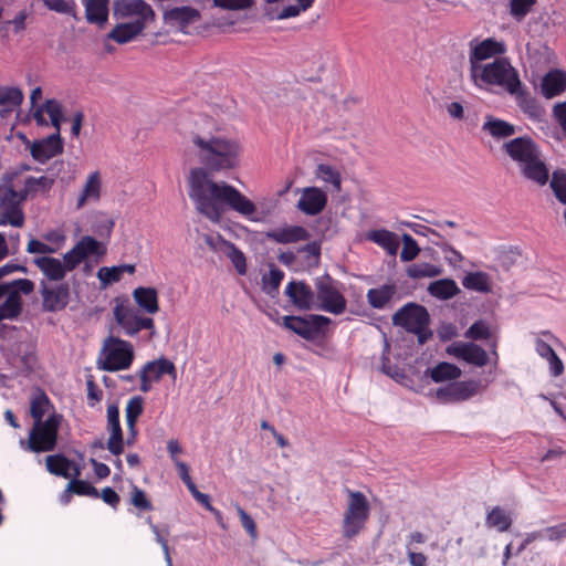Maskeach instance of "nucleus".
<instances>
[{"label":"nucleus","mask_w":566,"mask_h":566,"mask_svg":"<svg viewBox=\"0 0 566 566\" xmlns=\"http://www.w3.org/2000/svg\"><path fill=\"white\" fill-rule=\"evenodd\" d=\"M283 279L284 272L279 268L272 266L269 274L264 275L262 279L265 292L268 294L277 292Z\"/></svg>","instance_id":"51"},{"label":"nucleus","mask_w":566,"mask_h":566,"mask_svg":"<svg viewBox=\"0 0 566 566\" xmlns=\"http://www.w3.org/2000/svg\"><path fill=\"white\" fill-rule=\"evenodd\" d=\"M45 467L51 474L69 479L71 460L62 453L51 454L45 458Z\"/></svg>","instance_id":"40"},{"label":"nucleus","mask_w":566,"mask_h":566,"mask_svg":"<svg viewBox=\"0 0 566 566\" xmlns=\"http://www.w3.org/2000/svg\"><path fill=\"white\" fill-rule=\"evenodd\" d=\"M327 205V195L317 187L304 188L297 201V209L307 216L321 213Z\"/></svg>","instance_id":"19"},{"label":"nucleus","mask_w":566,"mask_h":566,"mask_svg":"<svg viewBox=\"0 0 566 566\" xmlns=\"http://www.w3.org/2000/svg\"><path fill=\"white\" fill-rule=\"evenodd\" d=\"M54 184V179L49 178L46 176L41 177H28L25 179V189L23 191L35 192V191H48Z\"/></svg>","instance_id":"54"},{"label":"nucleus","mask_w":566,"mask_h":566,"mask_svg":"<svg viewBox=\"0 0 566 566\" xmlns=\"http://www.w3.org/2000/svg\"><path fill=\"white\" fill-rule=\"evenodd\" d=\"M69 490L73 491L74 494L80 496H90L97 499L99 497V493L95 486H93L90 482L73 479L69 482Z\"/></svg>","instance_id":"50"},{"label":"nucleus","mask_w":566,"mask_h":566,"mask_svg":"<svg viewBox=\"0 0 566 566\" xmlns=\"http://www.w3.org/2000/svg\"><path fill=\"white\" fill-rule=\"evenodd\" d=\"M347 505L343 514L342 534L346 539L356 537L365 527L370 516V504L360 491L346 489Z\"/></svg>","instance_id":"4"},{"label":"nucleus","mask_w":566,"mask_h":566,"mask_svg":"<svg viewBox=\"0 0 566 566\" xmlns=\"http://www.w3.org/2000/svg\"><path fill=\"white\" fill-rule=\"evenodd\" d=\"M134 361L133 345L119 337L108 336L104 339L98 368L105 371L128 369Z\"/></svg>","instance_id":"5"},{"label":"nucleus","mask_w":566,"mask_h":566,"mask_svg":"<svg viewBox=\"0 0 566 566\" xmlns=\"http://www.w3.org/2000/svg\"><path fill=\"white\" fill-rule=\"evenodd\" d=\"M33 264L52 282L61 283L69 272L63 261L50 255L34 258Z\"/></svg>","instance_id":"24"},{"label":"nucleus","mask_w":566,"mask_h":566,"mask_svg":"<svg viewBox=\"0 0 566 566\" xmlns=\"http://www.w3.org/2000/svg\"><path fill=\"white\" fill-rule=\"evenodd\" d=\"M104 249L95 238L84 235L63 255V262L69 272L75 270L88 255H103Z\"/></svg>","instance_id":"14"},{"label":"nucleus","mask_w":566,"mask_h":566,"mask_svg":"<svg viewBox=\"0 0 566 566\" xmlns=\"http://www.w3.org/2000/svg\"><path fill=\"white\" fill-rule=\"evenodd\" d=\"M23 94L17 87H0V105L4 106L7 112H11L14 107L21 105Z\"/></svg>","instance_id":"46"},{"label":"nucleus","mask_w":566,"mask_h":566,"mask_svg":"<svg viewBox=\"0 0 566 566\" xmlns=\"http://www.w3.org/2000/svg\"><path fill=\"white\" fill-rule=\"evenodd\" d=\"M316 176L324 182L333 185L336 191L340 190L342 177L339 171L334 167L326 164H319L316 169Z\"/></svg>","instance_id":"47"},{"label":"nucleus","mask_w":566,"mask_h":566,"mask_svg":"<svg viewBox=\"0 0 566 566\" xmlns=\"http://www.w3.org/2000/svg\"><path fill=\"white\" fill-rule=\"evenodd\" d=\"M40 294L42 297V310L49 313L65 310L71 300V289L66 282L49 285L42 280L40 282Z\"/></svg>","instance_id":"12"},{"label":"nucleus","mask_w":566,"mask_h":566,"mask_svg":"<svg viewBox=\"0 0 566 566\" xmlns=\"http://www.w3.org/2000/svg\"><path fill=\"white\" fill-rule=\"evenodd\" d=\"M441 269L430 263H418L408 268L407 274L412 279L434 277L440 275Z\"/></svg>","instance_id":"48"},{"label":"nucleus","mask_w":566,"mask_h":566,"mask_svg":"<svg viewBox=\"0 0 566 566\" xmlns=\"http://www.w3.org/2000/svg\"><path fill=\"white\" fill-rule=\"evenodd\" d=\"M428 292L430 295L439 298V300H449L455 296L460 289L457 283L452 279H441L434 282H431L428 286Z\"/></svg>","instance_id":"37"},{"label":"nucleus","mask_w":566,"mask_h":566,"mask_svg":"<svg viewBox=\"0 0 566 566\" xmlns=\"http://www.w3.org/2000/svg\"><path fill=\"white\" fill-rule=\"evenodd\" d=\"M238 514L240 516L242 527L252 538H255L258 531L254 520L241 507H238Z\"/></svg>","instance_id":"62"},{"label":"nucleus","mask_w":566,"mask_h":566,"mask_svg":"<svg viewBox=\"0 0 566 566\" xmlns=\"http://www.w3.org/2000/svg\"><path fill=\"white\" fill-rule=\"evenodd\" d=\"M285 294L298 310H311L314 304L315 294L304 281L290 282L285 287Z\"/></svg>","instance_id":"21"},{"label":"nucleus","mask_w":566,"mask_h":566,"mask_svg":"<svg viewBox=\"0 0 566 566\" xmlns=\"http://www.w3.org/2000/svg\"><path fill=\"white\" fill-rule=\"evenodd\" d=\"M506 51L505 44L492 38L485 39L471 48L469 54L470 73L474 67H481V61L491 59L493 56L502 55Z\"/></svg>","instance_id":"18"},{"label":"nucleus","mask_w":566,"mask_h":566,"mask_svg":"<svg viewBox=\"0 0 566 566\" xmlns=\"http://www.w3.org/2000/svg\"><path fill=\"white\" fill-rule=\"evenodd\" d=\"M107 430L109 438L106 444L107 450L118 457L124 451V437L119 421V408L116 403H109L106 410Z\"/></svg>","instance_id":"17"},{"label":"nucleus","mask_w":566,"mask_h":566,"mask_svg":"<svg viewBox=\"0 0 566 566\" xmlns=\"http://www.w3.org/2000/svg\"><path fill=\"white\" fill-rule=\"evenodd\" d=\"M62 416L53 411L45 421L34 422L29 434L28 449L34 453L53 451L57 443Z\"/></svg>","instance_id":"8"},{"label":"nucleus","mask_w":566,"mask_h":566,"mask_svg":"<svg viewBox=\"0 0 566 566\" xmlns=\"http://www.w3.org/2000/svg\"><path fill=\"white\" fill-rule=\"evenodd\" d=\"M551 188L562 203H566V172L563 170H555L551 179Z\"/></svg>","instance_id":"49"},{"label":"nucleus","mask_w":566,"mask_h":566,"mask_svg":"<svg viewBox=\"0 0 566 566\" xmlns=\"http://www.w3.org/2000/svg\"><path fill=\"white\" fill-rule=\"evenodd\" d=\"M164 19L169 24H176L181 30L200 19V12L191 7H176L167 10Z\"/></svg>","instance_id":"26"},{"label":"nucleus","mask_w":566,"mask_h":566,"mask_svg":"<svg viewBox=\"0 0 566 566\" xmlns=\"http://www.w3.org/2000/svg\"><path fill=\"white\" fill-rule=\"evenodd\" d=\"M144 31L143 25L138 22H123L116 24L107 34V38L118 44H125L136 39Z\"/></svg>","instance_id":"28"},{"label":"nucleus","mask_w":566,"mask_h":566,"mask_svg":"<svg viewBox=\"0 0 566 566\" xmlns=\"http://www.w3.org/2000/svg\"><path fill=\"white\" fill-rule=\"evenodd\" d=\"M450 353L478 367H483L489 363L488 353L474 343L455 344L451 347Z\"/></svg>","instance_id":"22"},{"label":"nucleus","mask_w":566,"mask_h":566,"mask_svg":"<svg viewBox=\"0 0 566 566\" xmlns=\"http://www.w3.org/2000/svg\"><path fill=\"white\" fill-rule=\"evenodd\" d=\"M311 237L307 229L302 226H285L266 232V238L280 244L306 241Z\"/></svg>","instance_id":"23"},{"label":"nucleus","mask_w":566,"mask_h":566,"mask_svg":"<svg viewBox=\"0 0 566 566\" xmlns=\"http://www.w3.org/2000/svg\"><path fill=\"white\" fill-rule=\"evenodd\" d=\"M403 248L400 253V259L403 262L412 261L417 258L420 252V248L417 244V241L408 233L402 234Z\"/></svg>","instance_id":"53"},{"label":"nucleus","mask_w":566,"mask_h":566,"mask_svg":"<svg viewBox=\"0 0 566 566\" xmlns=\"http://www.w3.org/2000/svg\"><path fill=\"white\" fill-rule=\"evenodd\" d=\"M507 156L518 164L523 176L539 186L547 184L549 171L542 159L539 146L528 136H521L503 145Z\"/></svg>","instance_id":"2"},{"label":"nucleus","mask_w":566,"mask_h":566,"mask_svg":"<svg viewBox=\"0 0 566 566\" xmlns=\"http://www.w3.org/2000/svg\"><path fill=\"white\" fill-rule=\"evenodd\" d=\"M22 313V298L15 293H10L0 305V322L3 319H15Z\"/></svg>","instance_id":"42"},{"label":"nucleus","mask_w":566,"mask_h":566,"mask_svg":"<svg viewBox=\"0 0 566 566\" xmlns=\"http://www.w3.org/2000/svg\"><path fill=\"white\" fill-rule=\"evenodd\" d=\"M316 295L324 311L335 315L342 314L346 310V298L336 289L331 276L318 277L315 282Z\"/></svg>","instance_id":"11"},{"label":"nucleus","mask_w":566,"mask_h":566,"mask_svg":"<svg viewBox=\"0 0 566 566\" xmlns=\"http://www.w3.org/2000/svg\"><path fill=\"white\" fill-rule=\"evenodd\" d=\"M27 191H18L11 184L0 182V226L22 228L25 217L23 202Z\"/></svg>","instance_id":"6"},{"label":"nucleus","mask_w":566,"mask_h":566,"mask_svg":"<svg viewBox=\"0 0 566 566\" xmlns=\"http://www.w3.org/2000/svg\"><path fill=\"white\" fill-rule=\"evenodd\" d=\"M35 284L29 279H17L8 283H0V298L6 294L15 293L17 295H30L34 291Z\"/></svg>","instance_id":"41"},{"label":"nucleus","mask_w":566,"mask_h":566,"mask_svg":"<svg viewBox=\"0 0 566 566\" xmlns=\"http://www.w3.org/2000/svg\"><path fill=\"white\" fill-rule=\"evenodd\" d=\"M108 0H84L85 17L90 23L104 25L108 20Z\"/></svg>","instance_id":"31"},{"label":"nucleus","mask_w":566,"mask_h":566,"mask_svg":"<svg viewBox=\"0 0 566 566\" xmlns=\"http://www.w3.org/2000/svg\"><path fill=\"white\" fill-rule=\"evenodd\" d=\"M515 98L517 106L531 118H538L542 115V108L537 101L527 92L523 83L516 93L510 94Z\"/></svg>","instance_id":"32"},{"label":"nucleus","mask_w":566,"mask_h":566,"mask_svg":"<svg viewBox=\"0 0 566 566\" xmlns=\"http://www.w3.org/2000/svg\"><path fill=\"white\" fill-rule=\"evenodd\" d=\"M188 151L200 165L190 170L188 178L189 197L197 210L217 222L222 216V206H227L248 220L256 221V206L248 197L235 187L214 182L210 177V174L228 172L240 167L242 144L224 135L191 133Z\"/></svg>","instance_id":"1"},{"label":"nucleus","mask_w":566,"mask_h":566,"mask_svg":"<svg viewBox=\"0 0 566 566\" xmlns=\"http://www.w3.org/2000/svg\"><path fill=\"white\" fill-rule=\"evenodd\" d=\"M218 242L223 248V253L232 262L237 272L241 275L247 273V259L244 253L232 242L220 238Z\"/></svg>","instance_id":"38"},{"label":"nucleus","mask_w":566,"mask_h":566,"mask_svg":"<svg viewBox=\"0 0 566 566\" xmlns=\"http://www.w3.org/2000/svg\"><path fill=\"white\" fill-rule=\"evenodd\" d=\"M144 411V398L142 396L132 397L125 408V418L128 431H134L138 418Z\"/></svg>","instance_id":"44"},{"label":"nucleus","mask_w":566,"mask_h":566,"mask_svg":"<svg viewBox=\"0 0 566 566\" xmlns=\"http://www.w3.org/2000/svg\"><path fill=\"white\" fill-rule=\"evenodd\" d=\"M57 251L56 248L49 245L40 240L31 239L27 245V252L30 254H53Z\"/></svg>","instance_id":"60"},{"label":"nucleus","mask_w":566,"mask_h":566,"mask_svg":"<svg viewBox=\"0 0 566 566\" xmlns=\"http://www.w3.org/2000/svg\"><path fill=\"white\" fill-rule=\"evenodd\" d=\"M462 285L471 291L481 293L491 292L490 277L485 272L482 271L468 273L462 280Z\"/></svg>","instance_id":"39"},{"label":"nucleus","mask_w":566,"mask_h":566,"mask_svg":"<svg viewBox=\"0 0 566 566\" xmlns=\"http://www.w3.org/2000/svg\"><path fill=\"white\" fill-rule=\"evenodd\" d=\"M102 180L98 171L88 175L82 192L77 199L76 208L81 209L87 201H97L101 198Z\"/></svg>","instance_id":"30"},{"label":"nucleus","mask_w":566,"mask_h":566,"mask_svg":"<svg viewBox=\"0 0 566 566\" xmlns=\"http://www.w3.org/2000/svg\"><path fill=\"white\" fill-rule=\"evenodd\" d=\"M426 375L432 379L433 382L452 381L461 376V369L451 363L441 361L432 368L426 370Z\"/></svg>","instance_id":"35"},{"label":"nucleus","mask_w":566,"mask_h":566,"mask_svg":"<svg viewBox=\"0 0 566 566\" xmlns=\"http://www.w3.org/2000/svg\"><path fill=\"white\" fill-rule=\"evenodd\" d=\"M396 286L384 284L377 289H370L367 292V301L373 308H384L394 297Z\"/></svg>","instance_id":"36"},{"label":"nucleus","mask_w":566,"mask_h":566,"mask_svg":"<svg viewBox=\"0 0 566 566\" xmlns=\"http://www.w3.org/2000/svg\"><path fill=\"white\" fill-rule=\"evenodd\" d=\"M30 151L32 157L39 163H45L56 155L62 154L63 143L60 133H54L46 138L34 142Z\"/></svg>","instance_id":"20"},{"label":"nucleus","mask_w":566,"mask_h":566,"mask_svg":"<svg viewBox=\"0 0 566 566\" xmlns=\"http://www.w3.org/2000/svg\"><path fill=\"white\" fill-rule=\"evenodd\" d=\"M213 7L228 10L239 11L250 9L254 4V0H212Z\"/></svg>","instance_id":"56"},{"label":"nucleus","mask_w":566,"mask_h":566,"mask_svg":"<svg viewBox=\"0 0 566 566\" xmlns=\"http://www.w3.org/2000/svg\"><path fill=\"white\" fill-rule=\"evenodd\" d=\"M491 331L489 324L483 321H476L464 333V337L473 340L489 339Z\"/></svg>","instance_id":"52"},{"label":"nucleus","mask_w":566,"mask_h":566,"mask_svg":"<svg viewBox=\"0 0 566 566\" xmlns=\"http://www.w3.org/2000/svg\"><path fill=\"white\" fill-rule=\"evenodd\" d=\"M99 497L107 504L109 505L112 509L114 510H117L119 503H120V497L119 495L117 494V492L111 488V486H106L102 490V492L99 493Z\"/></svg>","instance_id":"64"},{"label":"nucleus","mask_w":566,"mask_h":566,"mask_svg":"<svg viewBox=\"0 0 566 566\" xmlns=\"http://www.w3.org/2000/svg\"><path fill=\"white\" fill-rule=\"evenodd\" d=\"M129 504L140 513L150 512L154 510V505L146 492L136 484H132Z\"/></svg>","instance_id":"45"},{"label":"nucleus","mask_w":566,"mask_h":566,"mask_svg":"<svg viewBox=\"0 0 566 566\" xmlns=\"http://www.w3.org/2000/svg\"><path fill=\"white\" fill-rule=\"evenodd\" d=\"M429 313L422 305L408 303L399 308L392 316V323L418 336L419 344H424L431 336L428 329Z\"/></svg>","instance_id":"7"},{"label":"nucleus","mask_w":566,"mask_h":566,"mask_svg":"<svg viewBox=\"0 0 566 566\" xmlns=\"http://www.w3.org/2000/svg\"><path fill=\"white\" fill-rule=\"evenodd\" d=\"M87 387V400L91 407H94L95 403L99 402L103 398V390L97 386L93 376H90L86 379Z\"/></svg>","instance_id":"61"},{"label":"nucleus","mask_w":566,"mask_h":566,"mask_svg":"<svg viewBox=\"0 0 566 566\" xmlns=\"http://www.w3.org/2000/svg\"><path fill=\"white\" fill-rule=\"evenodd\" d=\"M482 130L489 133L493 138L502 139L515 134V126L504 119L494 116H486Z\"/></svg>","instance_id":"34"},{"label":"nucleus","mask_w":566,"mask_h":566,"mask_svg":"<svg viewBox=\"0 0 566 566\" xmlns=\"http://www.w3.org/2000/svg\"><path fill=\"white\" fill-rule=\"evenodd\" d=\"M122 272L117 266H103L97 271V277L103 286H107L122 280Z\"/></svg>","instance_id":"55"},{"label":"nucleus","mask_w":566,"mask_h":566,"mask_svg":"<svg viewBox=\"0 0 566 566\" xmlns=\"http://www.w3.org/2000/svg\"><path fill=\"white\" fill-rule=\"evenodd\" d=\"M537 0H511L510 13L521 20L528 14Z\"/></svg>","instance_id":"58"},{"label":"nucleus","mask_w":566,"mask_h":566,"mask_svg":"<svg viewBox=\"0 0 566 566\" xmlns=\"http://www.w3.org/2000/svg\"><path fill=\"white\" fill-rule=\"evenodd\" d=\"M50 10L59 13H71L73 6L70 0H42Z\"/></svg>","instance_id":"63"},{"label":"nucleus","mask_w":566,"mask_h":566,"mask_svg":"<svg viewBox=\"0 0 566 566\" xmlns=\"http://www.w3.org/2000/svg\"><path fill=\"white\" fill-rule=\"evenodd\" d=\"M50 408H53L48 395L39 390V392L32 398L30 406V413L34 422L44 421L43 417L49 412Z\"/></svg>","instance_id":"43"},{"label":"nucleus","mask_w":566,"mask_h":566,"mask_svg":"<svg viewBox=\"0 0 566 566\" xmlns=\"http://www.w3.org/2000/svg\"><path fill=\"white\" fill-rule=\"evenodd\" d=\"M331 323V318L324 315L311 314L307 317L286 315L282 318V325L306 340L317 337L321 329Z\"/></svg>","instance_id":"10"},{"label":"nucleus","mask_w":566,"mask_h":566,"mask_svg":"<svg viewBox=\"0 0 566 566\" xmlns=\"http://www.w3.org/2000/svg\"><path fill=\"white\" fill-rule=\"evenodd\" d=\"M42 108L49 115L52 125L56 129L55 133H60V122L62 119V108L60 103L55 99H48Z\"/></svg>","instance_id":"57"},{"label":"nucleus","mask_w":566,"mask_h":566,"mask_svg":"<svg viewBox=\"0 0 566 566\" xmlns=\"http://www.w3.org/2000/svg\"><path fill=\"white\" fill-rule=\"evenodd\" d=\"M113 315L115 322L123 328L125 335L135 336L139 333L140 315L129 305L127 298H115Z\"/></svg>","instance_id":"16"},{"label":"nucleus","mask_w":566,"mask_h":566,"mask_svg":"<svg viewBox=\"0 0 566 566\" xmlns=\"http://www.w3.org/2000/svg\"><path fill=\"white\" fill-rule=\"evenodd\" d=\"M365 237L366 240L382 248L389 255H396L399 249V241L397 234L389 230H369L368 232H366Z\"/></svg>","instance_id":"27"},{"label":"nucleus","mask_w":566,"mask_h":566,"mask_svg":"<svg viewBox=\"0 0 566 566\" xmlns=\"http://www.w3.org/2000/svg\"><path fill=\"white\" fill-rule=\"evenodd\" d=\"M133 298L146 314L154 315L159 311L158 292L155 287L138 286L133 291Z\"/></svg>","instance_id":"25"},{"label":"nucleus","mask_w":566,"mask_h":566,"mask_svg":"<svg viewBox=\"0 0 566 566\" xmlns=\"http://www.w3.org/2000/svg\"><path fill=\"white\" fill-rule=\"evenodd\" d=\"M164 375H170L176 378V367L172 361L166 358H159L146 363L139 371L140 390L149 392L154 381H159Z\"/></svg>","instance_id":"15"},{"label":"nucleus","mask_w":566,"mask_h":566,"mask_svg":"<svg viewBox=\"0 0 566 566\" xmlns=\"http://www.w3.org/2000/svg\"><path fill=\"white\" fill-rule=\"evenodd\" d=\"M481 387L480 380L453 381L436 390L434 396L441 403H454L475 396Z\"/></svg>","instance_id":"13"},{"label":"nucleus","mask_w":566,"mask_h":566,"mask_svg":"<svg viewBox=\"0 0 566 566\" xmlns=\"http://www.w3.org/2000/svg\"><path fill=\"white\" fill-rule=\"evenodd\" d=\"M513 524L512 515L501 506H493L485 516V525L500 533L507 532Z\"/></svg>","instance_id":"33"},{"label":"nucleus","mask_w":566,"mask_h":566,"mask_svg":"<svg viewBox=\"0 0 566 566\" xmlns=\"http://www.w3.org/2000/svg\"><path fill=\"white\" fill-rule=\"evenodd\" d=\"M470 78L481 90L490 91L496 86L509 94L516 93L521 85L518 71L506 57H497L481 67H474V71L470 73Z\"/></svg>","instance_id":"3"},{"label":"nucleus","mask_w":566,"mask_h":566,"mask_svg":"<svg viewBox=\"0 0 566 566\" xmlns=\"http://www.w3.org/2000/svg\"><path fill=\"white\" fill-rule=\"evenodd\" d=\"M566 90V73L560 70L548 72L542 82V91L545 97L552 98L560 95Z\"/></svg>","instance_id":"29"},{"label":"nucleus","mask_w":566,"mask_h":566,"mask_svg":"<svg viewBox=\"0 0 566 566\" xmlns=\"http://www.w3.org/2000/svg\"><path fill=\"white\" fill-rule=\"evenodd\" d=\"M545 539L552 543H560L566 538V521L543 528Z\"/></svg>","instance_id":"59"},{"label":"nucleus","mask_w":566,"mask_h":566,"mask_svg":"<svg viewBox=\"0 0 566 566\" xmlns=\"http://www.w3.org/2000/svg\"><path fill=\"white\" fill-rule=\"evenodd\" d=\"M113 17L116 20L138 22L145 30L155 21L154 9L145 0H115L113 4Z\"/></svg>","instance_id":"9"}]
</instances>
